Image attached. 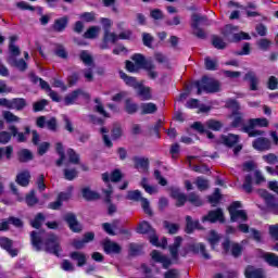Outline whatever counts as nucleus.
Returning <instances> with one entry per match:
<instances>
[{
    "label": "nucleus",
    "mask_w": 278,
    "mask_h": 278,
    "mask_svg": "<svg viewBox=\"0 0 278 278\" xmlns=\"http://www.w3.org/2000/svg\"><path fill=\"white\" fill-rule=\"evenodd\" d=\"M131 61H125V68L128 73H138L140 68L147 72L149 79H157V72H155V64L151 60H147L143 54L135 53L131 55ZM135 62V63H134Z\"/></svg>",
    "instance_id": "1"
},
{
    "label": "nucleus",
    "mask_w": 278,
    "mask_h": 278,
    "mask_svg": "<svg viewBox=\"0 0 278 278\" xmlns=\"http://www.w3.org/2000/svg\"><path fill=\"white\" fill-rule=\"evenodd\" d=\"M193 86L197 88V94L201 96L203 92L213 94L214 92H220V83L214 80L208 76H202L200 80H195Z\"/></svg>",
    "instance_id": "2"
},
{
    "label": "nucleus",
    "mask_w": 278,
    "mask_h": 278,
    "mask_svg": "<svg viewBox=\"0 0 278 278\" xmlns=\"http://www.w3.org/2000/svg\"><path fill=\"white\" fill-rule=\"evenodd\" d=\"M268 119L265 117L250 118L248 119V126L242 129L243 134H248L249 138H257V136H264L263 130H257L255 127H268Z\"/></svg>",
    "instance_id": "3"
},
{
    "label": "nucleus",
    "mask_w": 278,
    "mask_h": 278,
    "mask_svg": "<svg viewBox=\"0 0 278 278\" xmlns=\"http://www.w3.org/2000/svg\"><path fill=\"white\" fill-rule=\"evenodd\" d=\"M242 207V202L233 201L228 206V212L230 214V223H238V220H242V223H247L249 220V215L247 211L240 210Z\"/></svg>",
    "instance_id": "4"
},
{
    "label": "nucleus",
    "mask_w": 278,
    "mask_h": 278,
    "mask_svg": "<svg viewBox=\"0 0 278 278\" xmlns=\"http://www.w3.org/2000/svg\"><path fill=\"white\" fill-rule=\"evenodd\" d=\"M43 247L46 253L60 257V253H62V245H60V237H58L55 233H50L48 236V238L43 241Z\"/></svg>",
    "instance_id": "5"
},
{
    "label": "nucleus",
    "mask_w": 278,
    "mask_h": 278,
    "mask_svg": "<svg viewBox=\"0 0 278 278\" xmlns=\"http://www.w3.org/2000/svg\"><path fill=\"white\" fill-rule=\"evenodd\" d=\"M203 23L204 25H210L207 23V15H199L197 13L191 14V27L195 30L194 36L200 38V40H205L207 35H205V30L199 27Z\"/></svg>",
    "instance_id": "6"
},
{
    "label": "nucleus",
    "mask_w": 278,
    "mask_h": 278,
    "mask_svg": "<svg viewBox=\"0 0 278 278\" xmlns=\"http://www.w3.org/2000/svg\"><path fill=\"white\" fill-rule=\"evenodd\" d=\"M223 252L227 255V253H231L232 257H240L242 255V251L244 248L240 243H231V239L227 237L222 243Z\"/></svg>",
    "instance_id": "7"
},
{
    "label": "nucleus",
    "mask_w": 278,
    "mask_h": 278,
    "mask_svg": "<svg viewBox=\"0 0 278 278\" xmlns=\"http://www.w3.org/2000/svg\"><path fill=\"white\" fill-rule=\"evenodd\" d=\"M202 223H225V213L223 212V208L218 207L208 211V213L202 217Z\"/></svg>",
    "instance_id": "8"
},
{
    "label": "nucleus",
    "mask_w": 278,
    "mask_h": 278,
    "mask_svg": "<svg viewBox=\"0 0 278 278\" xmlns=\"http://www.w3.org/2000/svg\"><path fill=\"white\" fill-rule=\"evenodd\" d=\"M63 220L66 222L73 233H81V231H84V226L77 220V215H75V213H66L63 216Z\"/></svg>",
    "instance_id": "9"
},
{
    "label": "nucleus",
    "mask_w": 278,
    "mask_h": 278,
    "mask_svg": "<svg viewBox=\"0 0 278 278\" xmlns=\"http://www.w3.org/2000/svg\"><path fill=\"white\" fill-rule=\"evenodd\" d=\"M216 144H224L228 149H233L238 142H240V135L228 134L220 135L219 139L215 140Z\"/></svg>",
    "instance_id": "10"
},
{
    "label": "nucleus",
    "mask_w": 278,
    "mask_h": 278,
    "mask_svg": "<svg viewBox=\"0 0 278 278\" xmlns=\"http://www.w3.org/2000/svg\"><path fill=\"white\" fill-rule=\"evenodd\" d=\"M84 97L87 101L90 99V93L84 91L81 88H78L64 98V105H75V100Z\"/></svg>",
    "instance_id": "11"
},
{
    "label": "nucleus",
    "mask_w": 278,
    "mask_h": 278,
    "mask_svg": "<svg viewBox=\"0 0 278 278\" xmlns=\"http://www.w3.org/2000/svg\"><path fill=\"white\" fill-rule=\"evenodd\" d=\"M102 248L106 255H118L123 251L121 244L108 238L102 242Z\"/></svg>",
    "instance_id": "12"
},
{
    "label": "nucleus",
    "mask_w": 278,
    "mask_h": 278,
    "mask_svg": "<svg viewBox=\"0 0 278 278\" xmlns=\"http://www.w3.org/2000/svg\"><path fill=\"white\" fill-rule=\"evenodd\" d=\"M73 193L71 191L67 192H60L56 197V201L50 202L48 204V210L58 211L64 205V201H71Z\"/></svg>",
    "instance_id": "13"
},
{
    "label": "nucleus",
    "mask_w": 278,
    "mask_h": 278,
    "mask_svg": "<svg viewBox=\"0 0 278 278\" xmlns=\"http://www.w3.org/2000/svg\"><path fill=\"white\" fill-rule=\"evenodd\" d=\"M1 249H3L10 257L18 256V249L14 248V240L8 237H1Z\"/></svg>",
    "instance_id": "14"
},
{
    "label": "nucleus",
    "mask_w": 278,
    "mask_h": 278,
    "mask_svg": "<svg viewBox=\"0 0 278 278\" xmlns=\"http://www.w3.org/2000/svg\"><path fill=\"white\" fill-rule=\"evenodd\" d=\"M262 197L265 200L267 210H269L270 213L277 215L278 214V203H277V200H275V195H273L271 193H269L266 190H263Z\"/></svg>",
    "instance_id": "15"
},
{
    "label": "nucleus",
    "mask_w": 278,
    "mask_h": 278,
    "mask_svg": "<svg viewBox=\"0 0 278 278\" xmlns=\"http://www.w3.org/2000/svg\"><path fill=\"white\" fill-rule=\"evenodd\" d=\"M252 147L255 151H270L273 144L268 138L258 137L252 142Z\"/></svg>",
    "instance_id": "16"
},
{
    "label": "nucleus",
    "mask_w": 278,
    "mask_h": 278,
    "mask_svg": "<svg viewBox=\"0 0 278 278\" xmlns=\"http://www.w3.org/2000/svg\"><path fill=\"white\" fill-rule=\"evenodd\" d=\"M70 260L72 262H76V266L78 268H84L86 264H88V257L86 256V253L80 252V251H73L68 255Z\"/></svg>",
    "instance_id": "17"
},
{
    "label": "nucleus",
    "mask_w": 278,
    "mask_h": 278,
    "mask_svg": "<svg viewBox=\"0 0 278 278\" xmlns=\"http://www.w3.org/2000/svg\"><path fill=\"white\" fill-rule=\"evenodd\" d=\"M118 41V35L116 33H111L110 29H104V35L102 38V43L100 45V49L105 50L110 49V42L113 45Z\"/></svg>",
    "instance_id": "18"
},
{
    "label": "nucleus",
    "mask_w": 278,
    "mask_h": 278,
    "mask_svg": "<svg viewBox=\"0 0 278 278\" xmlns=\"http://www.w3.org/2000/svg\"><path fill=\"white\" fill-rule=\"evenodd\" d=\"M122 179L123 172H121V169L118 168L114 169L111 175L108 172L102 174V181H104V184H110V181H112L113 184H118V181H121Z\"/></svg>",
    "instance_id": "19"
},
{
    "label": "nucleus",
    "mask_w": 278,
    "mask_h": 278,
    "mask_svg": "<svg viewBox=\"0 0 278 278\" xmlns=\"http://www.w3.org/2000/svg\"><path fill=\"white\" fill-rule=\"evenodd\" d=\"M230 127L233 129L241 128L240 131H242L244 127H249V124H244V114L242 112H232V122Z\"/></svg>",
    "instance_id": "20"
},
{
    "label": "nucleus",
    "mask_w": 278,
    "mask_h": 278,
    "mask_svg": "<svg viewBox=\"0 0 278 278\" xmlns=\"http://www.w3.org/2000/svg\"><path fill=\"white\" fill-rule=\"evenodd\" d=\"M30 243L35 251H42V245L45 247V241L42 240V235L39 231L33 230L30 232Z\"/></svg>",
    "instance_id": "21"
},
{
    "label": "nucleus",
    "mask_w": 278,
    "mask_h": 278,
    "mask_svg": "<svg viewBox=\"0 0 278 278\" xmlns=\"http://www.w3.org/2000/svg\"><path fill=\"white\" fill-rule=\"evenodd\" d=\"M169 197L176 201V207H184L188 201V195H186V193H181V190L179 189H172Z\"/></svg>",
    "instance_id": "22"
},
{
    "label": "nucleus",
    "mask_w": 278,
    "mask_h": 278,
    "mask_svg": "<svg viewBox=\"0 0 278 278\" xmlns=\"http://www.w3.org/2000/svg\"><path fill=\"white\" fill-rule=\"evenodd\" d=\"M188 251H190L194 255H199V253H201V255L204 257V260H211V257H212L207 253V250H205V244H203V243H191L188 247Z\"/></svg>",
    "instance_id": "23"
},
{
    "label": "nucleus",
    "mask_w": 278,
    "mask_h": 278,
    "mask_svg": "<svg viewBox=\"0 0 278 278\" xmlns=\"http://www.w3.org/2000/svg\"><path fill=\"white\" fill-rule=\"evenodd\" d=\"M244 277L245 278H266V275H264V269L257 268L253 265H248L244 269Z\"/></svg>",
    "instance_id": "24"
},
{
    "label": "nucleus",
    "mask_w": 278,
    "mask_h": 278,
    "mask_svg": "<svg viewBox=\"0 0 278 278\" xmlns=\"http://www.w3.org/2000/svg\"><path fill=\"white\" fill-rule=\"evenodd\" d=\"M194 229L202 230L203 226H201V223L199 219L192 220V216L187 215L186 216V233H194Z\"/></svg>",
    "instance_id": "25"
},
{
    "label": "nucleus",
    "mask_w": 278,
    "mask_h": 278,
    "mask_svg": "<svg viewBox=\"0 0 278 278\" xmlns=\"http://www.w3.org/2000/svg\"><path fill=\"white\" fill-rule=\"evenodd\" d=\"M244 81H250V90H252L253 92L258 90V84H260V78H257V75L255 74V72L250 71L248 72L244 77H243Z\"/></svg>",
    "instance_id": "26"
},
{
    "label": "nucleus",
    "mask_w": 278,
    "mask_h": 278,
    "mask_svg": "<svg viewBox=\"0 0 278 278\" xmlns=\"http://www.w3.org/2000/svg\"><path fill=\"white\" fill-rule=\"evenodd\" d=\"M114 191L112 190V186H109V189L104 190L105 199L104 202L108 203V214L109 216H112L113 214H116V206L114 203H112V193Z\"/></svg>",
    "instance_id": "27"
},
{
    "label": "nucleus",
    "mask_w": 278,
    "mask_h": 278,
    "mask_svg": "<svg viewBox=\"0 0 278 278\" xmlns=\"http://www.w3.org/2000/svg\"><path fill=\"white\" fill-rule=\"evenodd\" d=\"M138 97H140L141 101H151L153 99V94L151 93V87L144 86L142 83L137 87Z\"/></svg>",
    "instance_id": "28"
},
{
    "label": "nucleus",
    "mask_w": 278,
    "mask_h": 278,
    "mask_svg": "<svg viewBox=\"0 0 278 278\" xmlns=\"http://www.w3.org/2000/svg\"><path fill=\"white\" fill-rule=\"evenodd\" d=\"M66 27H68V16L66 15L63 17L56 18L54 21V24L52 25V29L58 34H62V31H65Z\"/></svg>",
    "instance_id": "29"
},
{
    "label": "nucleus",
    "mask_w": 278,
    "mask_h": 278,
    "mask_svg": "<svg viewBox=\"0 0 278 278\" xmlns=\"http://www.w3.org/2000/svg\"><path fill=\"white\" fill-rule=\"evenodd\" d=\"M31 179V174L29 170H24L16 176V184L22 186V188H27L29 186V180Z\"/></svg>",
    "instance_id": "30"
},
{
    "label": "nucleus",
    "mask_w": 278,
    "mask_h": 278,
    "mask_svg": "<svg viewBox=\"0 0 278 278\" xmlns=\"http://www.w3.org/2000/svg\"><path fill=\"white\" fill-rule=\"evenodd\" d=\"M119 77H121V79H123V81L126 84V86L134 88V90H138V86L140 83H138V79H136V77L129 76L123 71L119 72Z\"/></svg>",
    "instance_id": "31"
},
{
    "label": "nucleus",
    "mask_w": 278,
    "mask_h": 278,
    "mask_svg": "<svg viewBox=\"0 0 278 278\" xmlns=\"http://www.w3.org/2000/svg\"><path fill=\"white\" fill-rule=\"evenodd\" d=\"M132 162L135 164V168H141V170H143L144 173H147V170H149V159L144 157V156H134L132 157Z\"/></svg>",
    "instance_id": "32"
},
{
    "label": "nucleus",
    "mask_w": 278,
    "mask_h": 278,
    "mask_svg": "<svg viewBox=\"0 0 278 278\" xmlns=\"http://www.w3.org/2000/svg\"><path fill=\"white\" fill-rule=\"evenodd\" d=\"M137 233H140L141 236H147L148 233H155V230L149 222L142 220L137 227Z\"/></svg>",
    "instance_id": "33"
},
{
    "label": "nucleus",
    "mask_w": 278,
    "mask_h": 278,
    "mask_svg": "<svg viewBox=\"0 0 278 278\" xmlns=\"http://www.w3.org/2000/svg\"><path fill=\"white\" fill-rule=\"evenodd\" d=\"M55 152L59 155V159L55 161V166L60 167L66 160V153L64 152V144L62 142L55 143Z\"/></svg>",
    "instance_id": "34"
},
{
    "label": "nucleus",
    "mask_w": 278,
    "mask_h": 278,
    "mask_svg": "<svg viewBox=\"0 0 278 278\" xmlns=\"http://www.w3.org/2000/svg\"><path fill=\"white\" fill-rule=\"evenodd\" d=\"M81 194L85 201H99L101 199L99 192L90 190L89 187L83 188Z\"/></svg>",
    "instance_id": "35"
},
{
    "label": "nucleus",
    "mask_w": 278,
    "mask_h": 278,
    "mask_svg": "<svg viewBox=\"0 0 278 278\" xmlns=\"http://www.w3.org/2000/svg\"><path fill=\"white\" fill-rule=\"evenodd\" d=\"M236 31H238V26L228 24L224 27L222 35L224 36V38H226V40L233 42V35L237 34Z\"/></svg>",
    "instance_id": "36"
},
{
    "label": "nucleus",
    "mask_w": 278,
    "mask_h": 278,
    "mask_svg": "<svg viewBox=\"0 0 278 278\" xmlns=\"http://www.w3.org/2000/svg\"><path fill=\"white\" fill-rule=\"evenodd\" d=\"M17 160L21 164H26V162H31V160H34V153H31L29 149H22L17 152Z\"/></svg>",
    "instance_id": "37"
},
{
    "label": "nucleus",
    "mask_w": 278,
    "mask_h": 278,
    "mask_svg": "<svg viewBox=\"0 0 278 278\" xmlns=\"http://www.w3.org/2000/svg\"><path fill=\"white\" fill-rule=\"evenodd\" d=\"M141 116H146L147 114H155L157 112V105L153 102L141 103Z\"/></svg>",
    "instance_id": "38"
},
{
    "label": "nucleus",
    "mask_w": 278,
    "mask_h": 278,
    "mask_svg": "<svg viewBox=\"0 0 278 278\" xmlns=\"http://www.w3.org/2000/svg\"><path fill=\"white\" fill-rule=\"evenodd\" d=\"M124 110L126 114H129L130 116L136 114L139 110L138 103H135L131 101V98H128L125 100Z\"/></svg>",
    "instance_id": "39"
},
{
    "label": "nucleus",
    "mask_w": 278,
    "mask_h": 278,
    "mask_svg": "<svg viewBox=\"0 0 278 278\" xmlns=\"http://www.w3.org/2000/svg\"><path fill=\"white\" fill-rule=\"evenodd\" d=\"M264 261L271 268H278V255L275 253L267 252L263 255Z\"/></svg>",
    "instance_id": "40"
},
{
    "label": "nucleus",
    "mask_w": 278,
    "mask_h": 278,
    "mask_svg": "<svg viewBox=\"0 0 278 278\" xmlns=\"http://www.w3.org/2000/svg\"><path fill=\"white\" fill-rule=\"evenodd\" d=\"M79 60L80 62L85 63L86 66H92L94 64V59L92 55L88 52V50H81L79 53Z\"/></svg>",
    "instance_id": "41"
},
{
    "label": "nucleus",
    "mask_w": 278,
    "mask_h": 278,
    "mask_svg": "<svg viewBox=\"0 0 278 278\" xmlns=\"http://www.w3.org/2000/svg\"><path fill=\"white\" fill-rule=\"evenodd\" d=\"M111 138L112 140H121V138H123V126H121V124H113L111 129Z\"/></svg>",
    "instance_id": "42"
},
{
    "label": "nucleus",
    "mask_w": 278,
    "mask_h": 278,
    "mask_svg": "<svg viewBox=\"0 0 278 278\" xmlns=\"http://www.w3.org/2000/svg\"><path fill=\"white\" fill-rule=\"evenodd\" d=\"M208 203H211L212 207H216L218 203H220V199H223V194H220V189L216 188L212 195H208Z\"/></svg>",
    "instance_id": "43"
},
{
    "label": "nucleus",
    "mask_w": 278,
    "mask_h": 278,
    "mask_svg": "<svg viewBox=\"0 0 278 278\" xmlns=\"http://www.w3.org/2000/svg\"><path fill=\"white\" fill-rule=\"evenodd\" d=\"M212 46L214 49H218L219 51L227 49V42H225V40H223L217 35L212 36Z\"/></svg>",
    "instance_id": "44"
},
{
    "label": "nucleus",
    "mask_w": 278,
    "mask_h": 278,
    "mask_svg": "<svg viewBox=\"0 0 278 278\" xmlns=\"http://www.w3.org/2000/svg\"><path fill=\"white\" fill-rule=\"evenodd\" d=\"M242 188L247 194L253 192V176L251 174L244 176Z\"/></svg>",
    "instance_id": "45"
},
{
    "label": "nucleus",
    "mask_w": 278,
    "mask_h": 278,
    "mask_svg": "<svg viewBox=\"0 0 278 278\" xmlns=\"http://www.w3.org/2000/svg\"><path fill=\"white\" fill-rule=\"evenodd\" d=\"M9 131H11L13 138L17 136V142H27V137H25L24 132H18V128L14 125H10L8 127Z\"/></svg>",
    "instance_id": "46"
},
{
    "label": "nucleus",
    "mask_w": 278,
    "mask_h": 278,
    "mask_svg": "<svg viewBox=\"0 0 278 278\" xmlns=\"http://www.w3.org/2000/svg\"><path fill=\"white\" fill-rule=\"evenodd\" d=\"M187 201H189L191 205H194V207H201L203 205V200H201V197L194 192L187 195Z\"/></svg>",
    "instance_id": "47"
},
{
    "label": "nucleus",
    "mask_w": 278,
    "mask_h": 278,
    "mask_svg": "<svg viewBox=\"0 0 278 278\" xmlns=\"http://www.w3.org/2000/svg\"><path fill=\"white\" fill-rule=\"evenodd\" d=\"M67 157H68L70 164L77 165L79 164V162H81L79 154H77L75 149H72V148L67 149Z\"/></svg>",
    "instance_id": "48"
},
{
    "label": "nucleus",
    "mask_w": 278,
    "mask_h": 278,
    "mask_svg": "<svg viewBox=\"0 0 278 278\" xmlns=\"http://www.w3.org/2000/svg\"><path fill=\"white\" fill-rule=\"evenodd\" d=\"M11 66H14L17 68V71H21V73H25V70L27 68V62H25L23 59L17 60L16 58H12Z\"/></svg>",
    "instance_id": "49"
},
{
    "label": "nucleus",
    "mask_w": 278,
    "mask_h": 278,
    "mask_svg": "<svg viewBox=\"0 0 278 278\" xmlns=\"http://www.w3.org/2000/svg\"><path fill=\"white\" fill-rule=\"evenodd\" d=\"M142 253V245L138 243H129L128 245V255L130 257H136Z\"/></svg>",
    "instance_id": "50"
},
{
    "label": "nucleus",
    "mask_w": 278,
    "mask_h": 278,
    "mask_svg": "<svg viewBox=\"0 0 278 278\" xmlns=\"http://www.w3.org/2000/svg\"><path fill=\"white\" fill-rule=\"evenodd\" d=\"M93 101L97 103V105L93 108L94 112L101 114V116H104V118H110V113L105 112V108L103 106V103H101V99L96 98Z\"/></svg>",
    "instance_id": "51"
},
{
    "label": "nucleus",
    "mask_w": 278,
    "mask_h": 278,
    "mask_svg": "<svg viewBox=\"0 0 278 278\" xmlns=\"http://www.w3.org/2000/svg\"><path fill=\"white\" fill-rule=\"evenodd\" d=\"M46 216L42 213H37V215L35 216V218L30 222V226L34 229H40V227H42V222L46 220Z\"/></svg>",
    "instance_id": "52"
},
{
    "label": "nucleus",
    "mask_w": 278,
    "mask_h": 278,
    "mask_svg": "<svg viewBox=\"0 0 278 278\" xmlns=\"http://www.w3.org/2000/svg\"><path fill=\"white\" fill-rule=\"evenodd\" d=\"M25 201L28 207H34V205H37V203H39V200L36 197V191L30 190V192L26 195Z\"/></svg>",
    "instance_id": "53"
},
{
    "label": "nucleus",
    "mask_w": 278,
    "mask_h": 278,
    "mask_svg": "<svg viewBox=\"0 0 278 278\" xmlns=\"http://www.w3.org/2000/svg\"><path fill=\"white\" fill-rule=\"evenodd\" d=\"M27 108V101L25 98H14L13 99V110L21 112V110H25Z\"/></svg>",
    "instance_id": "54"
},
{
    "label": "nucleus",
    "mask_w": 278,
    "mask_h": 278,
    "mask_svg": "<svg viewBox=\"0 0 278 278\" xmlns=\"http://www.w3.org/2000/svg\"><path fill=\"white\" fill-rule=\"evenodd\" d=\"M3 118H4L5 123H8L9 125H12V123H20L21 122V117L14 115V113H12L10 111H4L3 112Z\"/></svg>",
    "instance_id": "55"
},
{
    "label": "nucleus",
    "mask_w": 278,
    "mask_h": 278,
    "mask_svg": "<svg viewBox=\"0 0 278 278\" xmlns=\"http://www.w3.org/2000/svg\"><path fill=\"white\" fill-rule=\"evenodd\" d=\"M63 175H64V179H66L67 181H73L77 179L79 173L75 168H72V169L65 168L63 170Z\"/></svg>",
    "instance_id": "56"
},
{
    "label": "nucleus",
    "mask_w": 278,
    "mask_h": 278,
    "mask_svg": "<svg viewBox=\"0 0 278 278\" xmlns=\"http://www.w3.org/2000/svg\"><path fill=\"white\" fill-rule=\"evenodd\" d=\"M207 129H212V131H220L223 129V124L220 121L208 119L206 122Z\"/></svg>",
    "instance_id": "57"
},
{
    "label": "nucleus",
    "mask_w": 278,
    "mask_h": 278,
    "mask_svg": "<svg viewBox=\"0 0 278 278\" xmlns=\"http://www.w3.org/2000/svg\"><path fill=\"white\" fill-rule=\"evenodd\" d=\"M126 199L128 201L138 202V201L143 199L142 198V192H140V190H130V191L127 192Z\"/></svg>",
    "instance_id": "58"
},
{
    "label": "nucleus",
    "mask_w": 278,
    "mask_h": 278,
    "mask_svg": "<svg viewBox=\"0 0 278 278\" xmlns=\"http://www.w3.org/2000/svg\"><path fill=\"white\" fill-rule=\"evenodd\" d=\"M226 108L232 110V112H240V102L236 99H228L226 101Z\"/></svg>",
    "instance_id": "59"
},
{
    "label": "nucleus",
    "mask_w": 278,
    "mask_h": 278,
    "mask_svg": "<svg viewBox=\"0 0 278 278\" xmlns=\"http://www.w3.org/2000/svg\"><path fill=\"white\" fill-rule=\"evenodd\" d=\"M77 81H79V72H73L67 76V86L68 88H73V86H77Z\"/></svg>",
    "instance_id": "60"
},
{
    "label": "nucleus",
    "mask_w": 278,
    "mask_h": 278,
    "mask_svg": "<svg viewBox=\"0 0 278 278\" xmlns=\"http://www.w3.org/2000/svg\"><path fill=\"white\" fill-rule=\"evenodd\" d=\"M270 45H273V41L268 38H262L257 41V47L261 51H268V49H270Z\"/></svg>",
    "instance_id": "61"
},
{
    "label": "nucleus",
    "mask_w": 278,
    "mask_h": 278,
    "mask_svg": "<svg viewBox=\"0 0 278 278\" xmlns=\"http://www.w3.org/2000/svg\"><path fill=\"white\" fill-rule=\"evenodd\" d=\"M141 201V207L148 216H153V211L151 210V203L147 198H143L140 200Z\"/></svg>",
    "instance_id": "62"
},
{
    "label": "nucleus",
    "mask_w": 278,
    "mask_h": 278,
    "mask_svg": "<svg viewBox=\"0 0 278 278\" xmlns=\"http://www.w3.org/2000/svg\"><path fill=\"white\" fill-rule=\"evenodd\" d=\"M263 160L266 162V164H278V156L275 153H268L263 155Z\"/></svg>",
    "instance_id": "63"
},
{
    "label": "nucleus",
    "mask_w": 278,
    "mask_h": 278,
    "mask_svg": "<svg viewBox=\"0 0 278 278\" xmlns=\"http://www.w3.org/2000/svg\"><path fill=\"white\" fill-rule=\"evenodd\" d=\"M268 90H277L278 89V78L276 76H270L267 80Z\"/></svg>",
    "instance_id": "64"
}]
</instances>
